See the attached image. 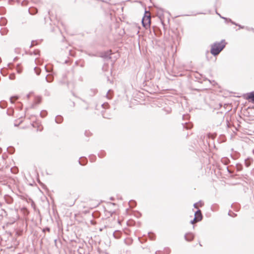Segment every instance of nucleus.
Returning <instances> with one entry per match:
<instances>
[{
  "label": "nucleus",
  "mask_w": 254,
  "mask_h": 254,
  "mask_svg": "<svg viewBox=\"0 0 254 254\" xmlns=\"http://www.w3.org/2000/svg\"><path fill=\"white\" fill-rule=\"evenodd\" d=\"M226 45L225 40L220 42H215L211 45L210 53L213 56L218 55L225 48Z\"/></svg>",
  "instance_id": "f257e3e1"
},
{
  "label": "nucleus",
  "mask_w": 254,
  "mask_h": 254,
  "mask_svg": "<svg viewBox=\"0 0 254 254\" xmlns=\"http://www.w3.org/2000/svg\"><path fill=\"white\" fill-rule=\"evenodd\" d=\"M151 21V17L150 13L147 12L146 11L145 13L144 16L143 17L142 19V24L144 27H148L150 26Z\"/></svg>",
  "instance_id": "f03ea898"
},
{
  "label": "nucleus",
  "mask_w": 254,
  "mask_h": 254,
  "mask_svg": "<svg viewBox=\"0 0 254 254\" xmlns=\"http://www.w3.org/2000/svg\"><path fill=\"white\" fill-rule=\"evenodd\" d=\"M202 218V215L200 210H197L194 213V220L196 221H200Z\"/></svg>",
  "instance_id": "7ed1b4c3"
},
{
  "label": "nucleus",
  "mask_w": 254,
  "mask_h": 254,
  "mask_svg": "<svg viewBox=\"0 0 254 254\" xmlns=\"http://www.w3.org/2000/svg\"><path fill=\"white\" fill-rule=\"evenodd\" d=\"M193 238L194 235L192 233H188L185 235V239L187 241H191Z\"/></svg>",
  "instance_id": "20e7f679"
},
{
  "label": "nucleus",
  "mask_w": 254,
  "mask_h": 254,
  "mask_svg": "<svg viewBox=\"0 0 254 254\" xmlns=\"http://www.w3.org/2000/svg\"><path fill=\"white\" fill-rule=\"evenodd\" d=\"M112 55L111 51H108L104 53H102L101 57L105 59H111L110 57Z\"/></svg>",
  "instance_id": "39448f33"
},
{
  "label": "nucleus",
  "mask_w": 254,
  "mask_h": 254,
  "mask_svg": "<svg viewBox=\"0 0 254 254\" xmlns=\"http://www.w3.org/2000/svg\"><path fill=\"white\" fill-rule=\"evenodd\" d=\"M63 118L61 116L58 115L57 116H56L55 118V122L56 123L61 124L63 122Z\"/></svg>",
  "instance_id": "423d86ee"
},
{
  "label": "nucleus",
  "mask_w": 254,
  "mask_h": 254,
  "mask_svg": "<svg viewBox=\"0 0 254 254\" xmlns=\"http://www.w3.org/2000/svg\"><path fill=\"white\" fill-rule=\"evenodd\" d=\"M54 77L51 74H48L46 77V80L47 82H52L53 81Z\"/></svg>",
  "instance_id": "0eeeda50"
},
{
  "label": "nucleus",
  "mask_w": 254,
  "mask_h": 254,
  "mask_svg": "<svg viewBox=\"0 0 254 254\" xmlns=\"http://www.w3.org/2000/svg\"><path fill=\"white\" fill-rule=\"evenodd\" d=\"M183 127L184 128H186L187 129H190L192 127V125L191 123H185L183 124Z\"/></svg>",
  "instance_id": "6e6552de"
},
{
  "label": "nucleus",
  "mask_w": 254,
  "mask_h": 254,
  "mask_svg": "<svg viewBox=\"0 0 254 254\" xmlns=\"http://www.w3.org/2000/svg\"><path fill=\"white\" fill-rule=\"evenodd\" d=\"M251 161L249 159L245 160V164L247 167H249L251 165Z\"/></svg>",
  "instance_id": "1a4fd4ad"
},
{
  "label": "nucleus",
  "mask_w": 254,
  "mask_h": 254,
  "mask_svg": "<svg viewBox=\"0 0 254 254\" xmlns=\"http://www.w3.org/2000/svg\"><path fill=\"white\" fill-rule=\"evenodd\" d=\"M249 99H251L254 103V93H251L248 96Z\"/></svg>",
  "instance_id": "9d476101"
},
{
  "label": "nucleus",
  "mask_w": 254,
  "mask_h": 254,
  "mask_svg": "<svg viewBox=\"0 0 254 254\" xmlns=\"http://www.w3.org/2000/svg\"><path fill=\"white\" fill-rule=\"evenodd\" d=\"M34 71L35 72V73H36L37 75H39L40 74V72H41V69L35 67L34 68Z\"/></svg>",
  "instance_id": "9b49d317"
},
{
  "label": "nucleus",
  "mask_w": 254,
  "mask_h": 254,
  "mask_svg": "<svg viewBox=\"0 0 254 254\" xmlns=\"http://www.w3.org/2000/svg\"><path fill=\"white\" fill-rule=\"evenodd\" d=\"M9 78L11 80H13L15 78V75L14 73H11L9 76Z\"/></svg>",
  "instance_id": "f8f14e48"
},
{
  "label": "nucleus",
  "mask_w": 254,
  "mask_h": 254,
  "mask_svg": "<svg viewBox=\"0 0 254 254\" xmlns=\"http://www.w3.org/2000/svg\"><path fill=\"white\" fill-rule=\"evenodd\" d=\"M16 71L17 73H21L22 72V68H21L18 65H17L16 68Z\"/></svg>",
  "instance_id": "ddd939ff"
},
{
  "label": "nucleus",
  "mask_w": 254,
  "mask_h": 254,
  "mask_svg": "<svg viewBox=\"0 0 254 254\" xmlns=\"http://www.w3.org/2000/svg\"><path fill=\"white\" fill-rule=\"evenodd\" d=\"M40 115H41V117H44L46 116L47 112L45 111H43L41 112Z\"/></svg>",
  "instance_id": "4468645a"
},
{
  "label": "nucleus",
  "mask_w": 254,
  "mask_h": 254,
  "mask_svg": "<svg viewBox=\"0 0 254 254\" xmlns=\"http://www.w3.org/2000/svg\"><path fill=\"white\" fill-rule=\"evenodd\" d=\"M14 99V100H16L18 99V97L17 96H14V97H11L10 98V102L11 103H13V99Z\"/></svg>",
  "instance_id": "2eb2a0df"
},
{
  "label": "nucleus",
  "mask_w": 254,
  "mask_h": 254,
  "mask_svg": "<svg viewBox=\"0 0 254 254\" xmlns=\"http://www.w3.org/2000/svg\"><path fill=\"white\" fill-rule=\"evenodd\" d=\"M39 51L38 50H36V51H34L33 52V54L34 55H39Z\"/></svg>",
  "instance_id": "dca6fc26"
},
{
  "label": "nucleus",
  "mask_w": 254,
  "mask_h": 254,
  "mask_svg": "<svg viewBox=\"0 0 254 254\" xmlns=\"http://www.w3.org/2000/svg\"><path fill=\"white\" fill-rule=\"evenodd\" d=\"M237 167L238 170H241L242 169V166H241V165L237 164Z\"/></svg>",
  "instance_id": "f3484780"
},
{
  "label": "nucleus",
  "mask_w": 254,
  "mask_h": 254,
  "mask_svg": "<svg viewBox=\"0 0 254 254\" xmlns=\"http://www.w3.org/2000/svg\"><path fill=\"white\" fill-rule=\"evenodd\" d=\"M233 213V215L231 214V212H229V213H228V215L231 216H232V217H234V216H236V214L234 213Z\"/></svg>",
  "instance_id": "a211bd4d"
},
{
  "label": "nucleus",
  "mask_w": 254,
  "mask_h": 254,
  "mask_svg": "<svg viewBox=\"0 0 254 254\" xmlns=\"http://www.w3.org/2000/svg\"><path fill=\"white\" fill-rule=\"evenodd\" d=\"M229 21L231 22L232 24H234V25H235L236 26L238 25V24L235 23V22L232 21L231 19H229Z\"/></svg>",
  "instance_id": "6ab92c4d"
},
{
  "label": "nucleus",
  "mask_w": 254,
  "mask_h": 254,
  "mask_svg": "<svg viewBox=\"0 0 254 254\" xmlns=\"http://www.w3.org/2000/svg\"><path fill=\"white\" fill-rule=\"evenodd\" d=\"M134 31L135 32H136V33H139V30H138V29L137 27H134Z\"/></svg>",
  "instance_id": "aec40b11"
},
{
  "label": "nucleus",
  "mask_w": 254,
  "mask_h": 254,
  "mask_svg": "<svg viewBox=\"0 0 254 254\" xmlns=\"http://www.w3.org/2000/svg\"><path fill=\"white\" fill-rule=\"evenodd\" d=\"M35 44H36V43H37L36 42L34 41H32L31 44L30 45V47H32V46H33L34 45V44H35Z\"/></svg>",
  "instance_id": "412c9836"
},
{
  "label": "nucleus",
  "mask_w": 254,
  "mask_h": 254,
  "mask_svg": "<svg viewBox=\"0 0 254 254\" xmlns=\"http://www.w3.org/2000/svg\"><path fill=\"white\" fill-rule=\"evenodd\" d=\"M110 91V90H108V92H107V95H106V96H107V97L108 99H110L111 98L110 95H109V93Z\"/></svg>",
  "instance_id": "4be33fe9"
},
{
  "label": "nucleus",
  "mask_w": 254,
  "mask_h": 254,
  "mask_svg": "<svg viewBox=\"0 0 254 254\" xmlns=\"http://www.w3.org/2000/svg\"><path fill=\"white\" fill-rule=\"evenodd\" d=\"M195 222H197V221H196V220H194V218L192 220H191V221H190V223H191V224H193Z\"/></svg>",
  "instance_id": "5701e85b"
},
{
  "label": "nucleus",
  "mask_w": 254,
  "mask_h": 254,
  "mask_svg": "<svg viewBox=\"0 0 254 254\" xmlns=\"http://www.w3.org/2000/svg\"><path fill=\"white\" fill-rule=\"evenodd\" d=\"M193 207L195 208H197V203H195L193 204Z\"/></svg>",
  "instance_id": "b1692460"
},
{
  "label": "nucleus",
  "mask_w": 254,
  "mask_h": 254,
  "mask_svg": "<svg viewBox=\"0 0 254 254\" xmlns=\"http://www.w3.org/2000/svg\"><path fill=\"white\" fill-rule=\"evenodd\" d=\"M238 26L240 28H242V29L245 28V27L244 26H241V25L238 24Z\"/></svg>",
  "instance_id": "393cba45"
},
{
  "label": "nucleus",
  "mask_w": 254,
  "mask_h": 254,
  "mask_svg": "<svg viewBox=\"0 0 254 254\" xmlns=\"http://www.w3.org/2000/svg\"><path fill=\"white\" fill-rule=\"evenodd\" d=\"M246 29H247V30H251L254 31V29H253V28H248V27H246Z\"/></svg>",
  "instance_id": "a878e982"
},
{
  "label": "nucleus",
  "mask_w": 254,
  "mask_h": 254,
  "mask_svg": "<svg viewBox=\"0 0 254 254\" xmlns=\"http://www.w3.org/2000/svg\"><path fill=\"white\" fill-rule=\"evenodd\" d=\"M108 106V104H102V106L103 108H106V107H104V106Z\"/></svg>",
  "instance_id": "bb28decb"
},
{
  "label": "nucleus",
  "mask_w": 254,
  "mask_h": 254,
  "mask_svg": "<svg viewBox=\"0 0 254 254\" xmlns=\"http://www.w3.org/2000/svg\"><path fill=\"white\" fill-rule=\"evenodd\" d=\"M45 230L48 231H50V228H46V229H44V231H45Z\"/></svg>",
  "instance_id": "cd10ccee"
},
{
  "label": "nucleus",
  "mask_w": 254,
  "mask_h": 254,
  "mask_svg": "<svg viewBox=\"0 0 254 254\" xmlns=\"http://www.w3.org/2000/svg\"><path fill=\"white\" fill-rule=\"evenodd\" d=\"M217 14H218V15H219V16H220L222 18L226 19V18H225V17H222V16H220V15L219 13H218L217 12Z\"/></svg>",
  "instance_id": "c85d7f7f"
},
{
  "label": "nucleus",
  "mask_w": 254,
  "mask_h": 254,
  "mask_svg": "<svg viewBox=\"0 0 254 254\" xmlns=\"http://www.w3.org/2000/svg\"><path fill=\"white\" fill-rule=\"evenodd\" d=\"M79 163L80 164L82 165H84L83 164L81 163L80 161H79Z\"/></svg>",
  "instance_id": "c756f323"
},
{
  "label": "nucleus",
  "mask_w": 254,
  "mask_h": 254,
  "mask_svg": "<svg viewBox=\"0 0 254 254\" xmlns=\"http://www.w3.org/2000/svg\"><path fill=\"white\" fill-rule=\"evenodd\" d=\"M199 202L200 205H202V202L201 201H199Z\"/></svg>",
  "instance_id": "7c9ffc66"
},
{
  "label": "nucleus",
  "mask_w": 254,
  "mask_h": 254,
  "mask_svg": "<svg viewBox=\"0 0 254 254\" xmlns=\"http://www.w3.org/2000/svg\"><path fill=\"white\" fill-rule=\"evenodd\" d=\"M99 156L100 157V158H102L103 156H100V155L99 154Z\"/></svg>",
  "instance_id": "2f4dec72"
},
{
  "label": "nucleus",
  "mask_w": 254,
  "mask_h": 254,
  "mask_svg": "<svg viewBox=\"0 0 254 254\" xmlns=\"http://www.w3.org/2000/svg\"><path fill=\"white\" fill-rule=\"evenodd\" d=\"M40 101H39L37 102V103H40Z\"/></svg>",
  "instance_id": "473e14b6"
}]
</instances>
